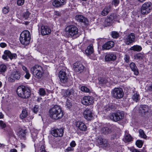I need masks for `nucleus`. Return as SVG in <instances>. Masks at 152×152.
Returning a JSON list of instances; mask_svg holds the SVG:
<instances>
[{
	"label": "nucleus",
	"mask_w": 152,
	"mask_h": 152,
	"mask_svg": "<svg viewBox=\"0 0 152 152\" xmlns=\"http://www.w3.org/2000/svg\"><path fill=\"white\" fill-rule=\"evenodd\" d=\"M49 113L50 117L55 120L61 118L64 115L61 108L57 105L51 108L49 110Z\"/></svg>",
	"instance_id": "obj_1"
},
{
	"label": "nucleus",
	"mask_w": 152,
	"mask_h": 152,
	"mask_svg": "<svg viewBox=\"0 0 152 152\" xmlns=\"http://www.w3.org/2000/svg\"><path fill=\"white\" fill-rule=\"evenodd\" d=\"M18 96L23 99L28 98L31 95V90L28 88L23 86H19L17 89Z\"/></svg>",
	"instance_id": "obj_2"
},
{
	"label": "nucleus",
	"mask_w": 152,
	"mask_h": 152,
	"mask_svg": "<svg viewBox=\"0 0 152 152\" xmlns=\"http://www.w3.org/2000/svg\"><path fill=\"white\" fill-rule=\"evenodd\" d=\"M31 72L36 78L40 79L42 78L44 74L42 67L38 65H34L31 68Z\"/></svg>",
	"instance_id": "obj_3"
},
{
	"label": "nucleus",
	"mask_w": 152,
	"mask_h": 152,
	"mask_svg": "<svg viewBox=\"0 0 152 152\" xmlns=\"http://www.w3.org/2000/svg\"><path fill=\"white\" fill-rule=\"evenodd\" d=\"M30 39V34L29 31L26 30L21 33L20 40L21 44L27 45L29 43Z\"/></svg>",
	"instance_id": "obj_4"
},
{
	"label": "nucleus",
	"mask_w": 152,
	"mask_h": 152,
	"mask_svg": "<svg viewBox=\"0 0 152 152\" xmlns=\"http://www.w3.org/2000/svg\"><path fill=\"white\" fill-rule=\"evenodd\" d=\"M78 30L77 27L73 25L67 26L65 29V34L69 37H73L78 34Z\"/></svg>",
	"instance_id": "obj_5"
},
{
	"label": "nucleus",
	"mask_w": 152,
	"mask_h": 152,
	"mask_svg": "<svg viewBox=\"0 0 152 152\" xmlns=\"http://www.w3.org/2000/svg\"><path fill=\"white\" fill-rule=\"evenodd\" d=\"M111 94L114 98L118 99L122 98L124 96V93L121 88H115L112 90Z\"/></svg>",
	"instance_id": "obj_6"
},
{
	"label": "nucleus",
	"mask_w": 152,
	"mask_h": 152,
	"mask_svg": "<svg viewBox=\"0 0 152 152\" xmlns=\"http://www.w3.org/2000/svg\"><path fill=\"white\" fill-rule=\"evenodd\" d=\"M151 6V3L150 2H146L143 4L141 8V13L143 15H146L150 12L152 10Z\"/></svg>",
	"instance_id": "obj_7"
},
{
	"label": "nucleus",
	"mask_w": 152,
	"mask_h": 152,
	"mask_svg": "<svg viewBox=\"0 0 152 152\" xmlns=\"http://www.w3.org/2000/svg\"><path fill=\"white\" fill-rule=\"evenodd\" d=\"M20 73L18 71H14L10 75L8 78V80L10 82H13L15 80H19L21 77Z\"/></svg>",
	"instance_id": "obj_8"
},
{
	"label": "nucleus",
	"mask_w": 152,
	"mask_h": 152,
	"mask_svg": "<svg viewBox=\"0 0 152 152\" xmlns=\"http://www.w3.org/2000/svg\"><path fill=\"white\" fill-rule=\"evenodd\" d=\"M82 103L85 105H89L93 104L94 102L93 98L88 96H84L82 99Z\"/></svg>",
	"instance_id": "obj_9"
},
{
	"label": "nucleus",
	"mask_w": 152,
	"mask_h": 152,
	"mask_svg": "<svg viewBox=\"0 0 152 152\" xmlns=\"http://www.w3.org/2000/svg\"><path fill=\"white\" fill-rule=\"evenodd\" d=\"M7 57L10 59L13 58H16L17 55L15 53H12L11 52L8 50H5L4 52V54L2 56V58L4 60H7Z\"/></svg>",
	"instance_id": "obj_10"
},
{
	"label": "nucleus",
	"mask_w": 152,
	"mask_h": 152,
	"mask_svg": "<svg viewBox=\"0 0 152 152\" xmlns=\"http://www.w3.org/2000/svg\"><path fill=\"white\" fill-rule=\"evenodd\" d=\"M51 134L55 137H61L64 133V130L62 129H53L51 132Z\"/></svg>",
	"instance_id": "obj_11"
},
{
	"label": "nucleus",
	"mask_w": 152,
	"mask_h": 152,
	"mask_svg": "<svg viewBox=\"0 0 152 152\" xmlns=\"http://www.w3.org/2000/svg\"><path fill=\"white\" fill-rule=\"evenodd\" d=\"M73 68L75 72L80 73L83 71L84 67L81 63L76 62L74 63Z\"/></svg>",
	"instance_id": "obj_12"
},
{
	"label": "nucleus",
	"mask_w": 152,
	"mask_h": 152,
	"mask_svg": "<svg viewBox=\"0 0 152 152\" xmlns=\"http://www.w3.org/2000/svg\"><path fill=\"white\" fill-rule=\"evenodd\" d=\"M85 118L88 120H91L93 118V113L89 109H86L83 113Z\"/></svg>",
	"instance_id": "obj_13"
},
{
	"label": "nucleus",
	"mask_w": 152,
	"mask_h": 152,
	"mask_svg": "<svg viewBox=\"0 0 152 152\" xmlns=\"http://www.w3.org/2000/svg\"><path fill=\"white\" fill-rule=\"evenodd\" d=\"M40 30L41 34L43 36L49 35L51 31L49 27L44 25L41 26Z\"/></svg>",
	"instance_id": "obj_14"
},
{
	"label": "nucleus",
	"mask_w": 152,
	"mask_h": 152,
	"mask_svg": "<svg viewBox=\"0 0 152 152\" xmlns=\"http://www.w3.org/2000/svg\"><path fill=\"white\" fill-rule=\"evenodd\" d=\"M58 77L61 83H65L68 80V78L66 73L64 71L61 70L59 72Z\"/></svg>",
	"instance_id": "obj_15"
},
{
	"label": "nucleus",
	"mask_w": 152,
	"mask_h": 152,
	"mask_svg": "<svg viewBox=\"0 0 152 152\" xmlns=\"http://www.w3.org/2000/svg\"><path fill=\"white\" fill-rule=\"evenodd\" d=\"M135 38L134 34L131 33L128 35L126 39L124 40V42L126 44L129 45L134 42Z\"/></svg>",
	"instance_id": "obj_16"
},
{
	"label": "nucleus",
	"mask_w": 152,
	"mask_h": 152,
	"mask_svg": "<svg viewBox=\"0 0 152 152\" xmlns=\"http://www.w3.org/2000/svg\"><path fill=\"white\" fill-rule=\"evenodd\" d=\"M98 145L101 147L104 148L108 145L107 140L104 138H99L97 141Z\"/></svg>",
	"instance_id": "obj_17"
},
{
	"label": "nucleus",
	"mask_w": 152,
	"mask_h": 152,
	"mask_svg": "<svg viewBox=\"0 0 152 152\" xmlns=\"http://www.w3.org/2000/svg\"><path fill=\"white\" fill-rule=\"evenodd\" d=\"M116 58V55L113 53H110L105 56L104 59L106 61H114Z\"/></svg>",
	"instance_id": "obj_18"
},
{
	"label": "nucleus",
	"mask_w": 152,
	"mask_h": 152,
	"mask_svg": "<svg viewBox=\"0 0 152 152\" xmlns=\"http://www.w3.org/2000/svg\"><path fill=\"white\" fill-rule=\"evenodd\" d=\"M76 127L79 130L82 131H86L87 129V127L84 123L81 121L76 122Z\"/></svg>",
	"instance_id": "obj_19"
},
{
	"label": "nucleus",
	"mask_w": 152,
	"mask_h": 152,
	"mask_svg": "<svg viewBox=\"0 0 152 152\" xmlns=\"http://www.w3.org/2000/svg\"><path fill=\"white\" fill-rule=\"evenodd\" d=\"M65 3L64 0H53L52 4L55 7H58L62 6Z\"/></svg>",
	"instance_id": "obj_20"
},
{
	"label": "nucleus",
	"mask_w": 152,
	"mask_h": 152,
	"mask_svg": "<svg viewBox=\"0 0 152 152\" xmlns=\"http://www.w3.org/2000/svg\"><path fill=\"white\" fill-rule=\"evenodd\" d=\"M75 19L78 21L86 23L88 22L87 19L83 15H76Z\"/></svg>",
	"instance_id": "obj_21"
},
{
	"label": "nucleus",
	"mask_w": 152,
	"mask_h": 152,
	"mask_svg": "<svg viewBox=\"0 0 152 152\" xmlns=\"http://www.w3.org/2000/svg\"><path fill=\"white\" fill-rule=\"evenodd\" d=\"M114 45V43L113 41L108 42L104 44L102 46L103 50H108L113 47Z\"/></svg>",
	"instance_id": "obj_22"
},
{
	"label": "nucleus",
	"mask_w": 152,
	"mask_h": 152,
	"mask_svg": "<svg viewBox=\"0 0 152 152\" xmlns=\"http://www.w3.org/2000/svg\"><path fill=\"white\" fill-rule=\"evenodd\" d=\"M149 108L146 105H141L139 108V112L142 114H145L146 113H148Z\"/></svg>",
	"instance_id": "obj_23"
},
{
	"label": "nucleus",
	"mask_w": 152,
	"mask_h": 152,
	"mask_svg": "<svg viewBox=\"0 0 152 152\" xmlns=\"http://www.w3.org/2000/svg\"><path fill=\"white\" fill-rule=\"evenodd\" d=\"M130 67L132 70L134 72V75H137L139 74V70L135 64L133 62L130 64Z\"/></svg>",
	"instance_id": "obj_24"
},
{
	"label": "nucleus",
	"mask_w": 152,
	"mask_h": 152,
	"mask_svg": "<svg viewBox=\"0 0 152 152\" xmlns=\"http://www.w3.org/2000/svg\"><path fill=\"white\" fill-rule=\"evenodd\" d=\"M74 91L73 89H68L62 91V94L65 97H69L70 95H73Z\"/></svg>",
	"instance_id": "obj_25"
},
{
	"label": "nucleus",
	"mask_w": 152,
	"mask_h": 152,
	"mask_svg": "<svg viewBox=\"0 0 152 152\" xmlns=\"http://www.w3.org/2000/svg\"><path fill=\"white\" fill-rule=\"evenodd\" d=\"M93 47L92 44H90L85 50V53L87 55H89L93 53Z\"/></svg>",
	"instance_id": "obj_26"
},
{
	"label": "nucleus",
	"mask_w": 152,
	"mask_h": 152,
	"mask_svg": "<svg viewBox=\"0 0 152 152\" xmlns=\"http://www.w3.org/2000/svg\"><path fill=\"white\" fill-rule=\"evenodd\" d=\"M111 6L109 5L106 6L103 9L102 12V14L103 16L107 15L110 11L111 9Z\"/></svg>",
	"instance_id": "obj_27"
},
{
	"label": "nucleus",
	"mask_w": 152,
	"mask_h": 152,
	"mask_svg": "<svg viewBox=\"0 0 152 152\" xmlns=\"http://www.w3.org/2000/svg\"><path fill=\"white\" fill-rule=\"evenodd\" d=\"M28 115V113L26 108H24L20 115V117L21 119H23L27 117Z\"/></svg>",
	"instance_id": "obj_28"
},
{
	"label": "nucleus",
	"mask_w": 152,
	"mask_h": 152,
	"mask_svg": "<svg viewBox=\"0 0 152 152\" xmlns=\"http://www.w3.org/2000/svg\"><path fill=\"white\" fill-rule=\"evenodd\" d=\"M102 133L104 134H107L111 132L110 129L107 127H104L102 128L101 130Z\"/></svg>",
	"instance_id": "obj_29"
},
{
	"label": "nucleus",
	"mask_w": 152,
	"mask_h": 152,
	"mask_svg": "<svg viewBox=\"0 0 152 152\" xmlns=\"http://www.w3.org/2000/svg\"><path fill=\"white\" fill-rule=\"evenodd\" d=\"M117 114V112L111 113L109 115V117L112 120L115 122L118 121Z\"/></svg>",
	"instance_id": "obj_30"
},
{
	"label": "nucleus",
	"mask_w": 152,
	"mask_h": 152,
	"mask_svg": "<svg viewBox=\"0 0 152 152\" xmlns=\"http://www.w3.org/2000/svg\"><path fill=\"white\" fill-rule=\"evenodd\" d=\"M142 48L140 46L136 45L131 47L130 48V50L134 51L139 52L140 51L142 50Z\"/></svg>",
	"instance_id": "obj_31"
},
{
	"label": "nucleus",
	"mask_w": 152,
	"mask_h": 152,
	"mask_svg": "<svg viewBox=\"0 0 152 152\" xmlns=\"http://www.w3.org/2000/svg\"><path fill=\"white\" fill-rule=\"evenodd\" d=\"M99 83V84H104L107 83L108 81L105 78L103 77H99L98 78Z\"/></svg>",
	"instance_id": "obj_32"
},
{
	"label": "nucleus",
	"mask_w": 152,
	"mask_h": 152,
	"mask_svg": "<svg viewBox=\"0 0 152 152\" xmlns=\"http://www.w3.org/2000/svg\"><path fill=\"white\" fill-rule=\"evenodd\" d=\"M26 130H21L20 132L19 136L21 138L25 139L26 134Z\"/></svg>",
	"instance_id": "obj_33"
},
{
	"label": "nucleus",
	"mask_w": 152,
	"mask_h": 152,
	"mask_svg": "<svg viewBox=\"0 0 152 152\" xmlns=\"http://www.w3.org/2000/svg\"><path fill=\"white\" fill-rule=\"evenodd\" d=\"M117 115L118 121L121 120L124 118V114L122 112H117Z\"/></svg>",
	"instance_id": "obj_34"
},
{
	"label": "nucleus",
	"mask_w": 152,
	"mask_h": 152,
	"mask_svg": "<svg viewBox=\"0 0 152 152\" xmlns=\"http://www.w3.org/2000/svg\"><path fill=\"white\" fill-rule=\"evenodd\" d=\"M104 108L105 110L107 111L110 110H113L115 109V107L112 104H109L106 105Z\"/></svg>",
	"instance_id": "obj_35"
},
{
	"label": "nucleus",
	"mask_w": 152,
	"mask_h": 152,
	"mask_svg": "<svg viewBox=\"0 0 152 152\" xmlns=\"http://www.w3.org/2000/svg\"><path fill=\"white\" fill-rule=\"evenodd\" d=\"M7 67L4 64H2L0 65V72H4L7 70Z\"/></svg>",
	"instance_id": "obj_36"
},
{
	"label": "nucleus",
	"mask_w": 152,
	"mask_h": 152,
	"mask_svg": "<svg viewBox=\"0 0 152 152\" xmlns=\"http://www.w3.org/2000/svg\"><path fill=\"white\" fill-rule=\"evenodd\" d=\"M133 100L137 102L139 99V94L137 93H134L132 97Z\"/></svg>",
	"instance_id": "obj_37"
},
{
	"label": "nucleus",
	"mask_w": 152,
	"mask_h": 152,
	"mask_svg": "<svg viewBox=\"0 0 152 152\" xmlns=\"http://www.w3.org/2000/svg\"><path fill=\"white\" fill-rule=\"evenodd\" d=\"M134 57L135 59L140 60L142 59L144 57V56L142 54L138 53L134 55Z\"/></svg>",
	"instance_id": "obj_38"
},
{
	"label": "nucleus",
	"mask_w": 152,
	"mask_h": 152,
	"mask_svg": "<svg viewBox=\"0 0 152 152\" xmlns=\"http://www.w3.org/2000/svg\"><path fill=\"white\" fill-rule=\"evenodd\" d=\"M139 133L140 136L141 138L144 139H146L147 137V136L145 134L143 130L141 129H140L139 131Z\"/></svg>",
	"instance_id": "obj_39"
},
{
	"label": "nucleus",
	"mask_w": 152,
	"mask_h": 152,
	"mask_svg": "<svg viewBox=\"0 0 152 152\" xmlns=\"http://www.w3.org/2000/svg\"><path fill=\"white\" fill-rule=\"evenodd\" d=\"M80 89L82 91L85 93H90V89L85 86H82L81 87Z\"/></svg>",
	"instance_id": "obj_40"
},
{
	"label": "nucleus",
	"mask_w": 152,
	"mask_h": 152,
	"mask_svg": "<svg viewBox=\"0 0 152 152\" xmlns=\"http://www.w3.org/2000/svg\"><path fill=\"white\" fill-rule=\"evenodd\" d=\"M143 144V142L141 140H138L136 142V144L137 147L139 148H141Z\"/></svg>",
	"instance_id": "obj_41"
},
{
	"label": "nucleus",
	"mask_w": 152,
	"mask_h": 152,
	"mask_svg": "<svg viewBox=\"0 0 152 152\" xmlns=\"http://www.w3.org/2000/svg\"><path fill=\"white\" fill-rule=\"evenodd\" d=\"M39 106L37 105H35L33 108L32 109L33 112L35 113H37L39 110Z\"/></svg>",
	"instance_id": "obj_42"
},
{
	"label": "nucleus",
	"mask_w": 152,
	"mask_h": 152,
	"mask_svg": "<svg viewBox=\"0 0 152 152\" xmlns=\"http://www.w3.org/2000/svg\"><path fill=\"white\" fill-rule=\"evenodd\" d=\"M30 13L28 11H26L23 13V17L25 19H27L28 18Z\"/></svg>",
	"instance_id": "obj_43"
},
{
	"label": "nucleus",
	"mask_w": 152,
	"mask_h": 152,
	"mask_svg": "<svg viewBox=\"0 0 152 152\" xmlns=\"http://www.w3.org/2000/svg\"><path fill=\"white\" fill-rule=\"evenodd\" d=\"M111 35L114 38H117L119 37L118 33L115 31H113L112 32Z\"/></svg>",
	"instance_id": "obj_44"
},
{
	"label": "nucleus",
	"mask_w": 152,
	"mask_h": 152,
	"mask_svg": "<svg viewBox=\"0 0 152 152\" xmlns=\"http://www.w3.org/2000/svg\"><path fill=\"white\" fill-rule=\"evenodd\" d=\"M39 94L40 96H44L46 94L45 90L43 88H40L39 90Z\"/></svg>",
	"instance_id": "obj_45"
},
{
	"label": "nucleus",
	"mask_w": 152,
	"mask_h": 152,
	"mask_svg": "<svg viewBox=\"0 0 152 152\" xmlns=\"http://www.w3.org/2000/svg\"><path fill=\"white\" fill-rule=\"evenodd\" d=\"M125 139V140L127 142H130L132 139V137L129 134H127L126 135Z\"/></svg>",
	"instance_id": "obj_46"
},
{
	"label": "nucleus",
	"mask_w": 152,
	"mask_h": 152,
	"mask_svg": "<svg viewBox=\"0 0 152 152\" xmlns=\"http://www.w3.org/2000/svg\"><path fill=\"white\" fill-rule=\"evenodd\" d=\"M112 23V22L107 18L106 19L104 23L105 25L106 26L111 25Z\"/></svg>",
	"instance_id": "obj_47"
},
{
	"label": "nucleus",
	"mask_w": 152,
	"mask_h": 152,
	"mask_svg": "<svg viewBox=\"0 0 152 152\" xmlns=\"http://www.w3.org/2000/svg\"><path fill=\"white\" fill-rule=\"evenodd\" d=\"M9 11V9L8 7H5L3 10V12L4 14H7Z\"/></svg>",
	"instance_id": "obj_48"
},
{
	"label": "nucleus",
	"mask_w": 152,
	"mask_h": 152,
	"mask_svg": "<svg viewBox=\"0 0 152 152\" xmlns=\"http://www.w3.org/2000/svg\"><path fill=\"white\" fill-rule=\"evenodd\" d=\"M109 20L113 23V21L115 19V18L113 15H111L110 16H108L107 18Z\"/></svg>",
	"instance_id": "obj_49"
},
{
	"label": "nucleus",
	"mask_w": 152,
	"mask_h": 152,
	"mask_svg": "<svg viewBox=\"0 0 152 152\" xmlns=\"http://www.w3.org/2000/svg\"><path fill=\"white\" fill-rule=\"evenodd\" d=\"M112 4H114L115 6H117L119 3V0H113L112 1Z\"/></svg>",
	"instance_id": "obj_50"
},
{
	"label": "nucleus",
	"mask_w": 152,
	"mask_h": 152,
	"mask_svg": "<svg viewBox=\"0 0 152 152\" xmlns=\"http://www.w3.org/2000/svg\"><path fill=\"white\" fill-rule=\"evenodd\" d=\"M24 0H18L17 4L18 6H21L24 4Z\"/></svg>",
	"instance_id": "obj_51"
},
{
	"label": "nucleus",
	"mask_w": 152,
	"mask_h": 152,
	"mask_svg": "<svg viewBox=\"0 0 152 152\" xmlns=\"http://www.w3.org/2000/svg\"><path fill=\"white\" fill-rule=\"evenodd\" d=\"M0 126L1 127L2 129H3L6 127V124L2 121H0Z\"/></svg>",
	"instance_id": "obj_52"
},
{
	"label": "nucleus",
	"mask_w": 152,
	"mask_h": 152,
	"mask_svg": "<svg viewBox=\"0 0 152 152\" xmlns=\"http://www.w3.org/2000/svg\"><path fill=\"white\" fill-rule=\"evenodd\" d=\"M124 59L127 63L129 62L130 59L129 56L127 55H125L124 56Z\"/></svg>",
	"instance_id": "obj_53"
},
{
	"label": "nucleus",
	"mask_w": 152,
	"mask_h": 152,
	"mask_svg": "<svg viewBox=\"0 0 152 152\" xmlns=\"http://www.w3.org/2000/svg\"><path fill=\"white\" fill-rule=\"evenodd\" d=\"M70 146L72 148L74 147L76 145V143L75 141H72L70 144Z\"/></svg>",
	"instance_id": "obj_54"
},
{
	"label": "nucleus",
	"mask_w": 152,
	"mask_h": 152,
	"mask_svg": "<svg viewBox=\"0 0 152 152\" xmlns=\"http://www.w3.org/2000/svg\"><path fill=\"white\" fill-rule=\"evenodd\" d=\"M40 152H47L45 151V148L43 145L41 146L40 148Z\"/></svg>",
	"instance_id": "obj_55"
},
{
	"label": "nucleus",
	"mask_w": 152,
	"mask_h": 152,
	"mask_svg": "<svg viewBox=\"0 0 152 152\" xmlns=\"http://www.w3.org/2000/svg\"><path fill=\"white\" fill-rule=\"evenodd\" d=\"M73 150V149L72 148V147H69L65 150V152H69V151H72Z\"/></svg>",
	"instance_id": "obj_56"
},
{
	"label": "nucleus",
	"mask_w": 152,
	"mask_h": 152,
	"mask_svg": "<svg viewBox=\"0 0 152 152\" xmlns=\"http://www.w3.org/2000/svg\"><path fill=\"white\" fill-rule=\"evenodd\" d=\"M26 75H25V77L27 79H28L30 76V74L29 73V72L28 71L26 72Z\"/></svg>",
	"instance_id": "obj_57"
},
{
	"label": "nucleus",
	"mask_w": 152,
	"mask_h": 152,
	"mask_svg": "<svg viewBox=\"0 0 152 152\" xmlns=\"http://www.w3.org/2000/svg\"><path fill=\"white\" fill-rule=\"evenodd\" d=\"M0 46L2 48H4L7 46L6 44L4 42H2L0 44Z\"/></svg>",
	"instance_id": "obj_58"
},
{
	"label": "nucleus",
	"mask_w": 152,
	"mask_h": 152,
	"mask_svg": "<svg viewBox=\"0 0 152 152\" xmlns=\"http://www.w3.org/2000/svg\"><path fill=\"white\" fill-rule=\"evenodd\" d=\"M22 69L25 72L28 71L27 68L24 66H22Z\"/></svg>",
	"instance_id": "obj_59"
},
{
	"label": "nucleus",
	"mask_w": 152,
	"mask_h": 152,
	"mask_svg": "<svg viewBox=\"0 0 152 152\" xmlns=\"http://www.w3.org/2000/svg\"><path fill=\"white\" fill-rule=\"evenodd\" d=\"M10 152H17V150L15 149H11Z\"/></svg>",
	"instance_id": "obj_60"
},
{
	"label": "nucleus",
	"mask_w": 152,
	"mask_h": 152,
	"mask_svg": "<svg viewBox=\"0 0 152 152\" xmlns=\"http://www.w3.org/2000/svg\"><path fill=\"white\" fill-rule=\"evenodd\" d=\"M148 89L150 91H152V84L148 87Z\"/></svg>",
	"instance_id": "obj_61"
},
{
	"label": "nucleus",
	"mask_w": 152,
	"mask_h": 152,
	"mask_svg": "<svg viewBox=\"0 0 152 152\" xmlns=\"http://www.w3.org/2000/svg\"><path fill=\"white\" fill-rule=\"evenodd\" d=\"M55 14L56 15H57V16H60V13L58 12H57V11L55 12Z\"/></svg>",
	"instance_id": "obj_62"
},
{
	"label": "nucleus",
	"mask_w": 152,
	"mask_h": 152,
	"mask_svg": "<svg viewBox=\"0 0 152 152\" xmlns=\"http://www.w3.org/2000/svg\"><path fill=\"white\" fill-rule=\"evenodd\" d=\"M4 117V115L1 112H0V118H2Z\"/></svg>",
	"instance_id": "obj_63"
},
{
	"label": "nucleus",
	"mask_w": 152,
	"mask_h": 152,
	"mask_svg": "<svg viewBox=\"0 0 152 152\" xmlns=\"http://www.w3.org/2000/svg\"><path fill=\"white\" fill-rule=\"evenodd\" d=\"M132 152H140L139 151L136 149H134L132 151Z\"/></svg>",
	"instance_id": "obj_64"
}]
</instances>
